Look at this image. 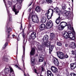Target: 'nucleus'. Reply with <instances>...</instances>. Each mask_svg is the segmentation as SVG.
<instances>
[{"mask_svg": "<svg viewBox=\"0 0 76 76\" xmlns=\"http://www.w3.org/2000/svg\"><path fill=\"white\" fill-rule=\"evenodd\" d=\"M48 36L47 35H45L42 40V47H49V53L51 54V52L54 47V45H50V42H48Z\"/></svg>", "mask_w": 76, "mask_h": 76, "instance_id": "1", "label": "nucleus"}, {"mask_svg": "<svg viewBox=\"0 0 76 76\" xmlns=\"http://www.w3.org/2000/svg\"><path fill=\"white\" fill-rule=\"evenodd\" d=\"M54 12V10L52 9H49L47 13H46L45 15L46 16H47L48 19L49 20L51 18L53 15V12Z\"/></svg>", "mask_w": 76, "mask_h": 76, "instance_id": "2", "label": "nucleus"}, {"mask_svg": "<svg viewBox=\"0 0 76 76\" xmlns=\"http://www.w3.org/2000/svg\"><path fill=\"white\" fill-rule=\"evenodd\" d=\"M64 37L66 39H68L70 38L71 39L74 40L75 39V37L74 36H72V35H69V34L67 32H65L64 34Z\"/></svg>", "mask_w": 76, "mask_h": 76, "instance_id": "3", "label": "nucleus"}, {"mask_svg": "<svg viewBox=\"0 0 76 76\" xmlns=\"http://www.w3.org/2000/svg\"><path fill=\"white\" fill-rule=\"evenodd\" d=\"M31 19L32 21L35 23H38L39 22V19L38 17L37 14L33 15H32Z\"/></svg>", "mask_w": 76, "mask_h": 76, "instance_id": "4", "label": "nucleus"}, {"mask_svg": "<svg viewBox=\"0 0 76 76\" xmlns=\"http://www.w3.org/2000/svg\"><path fill=\"white\" fill-rule=\"evenodd\" d=\"M63 14L67 19L70 18L71 17V14L69 11H64L63 12Z\"/></svg>", "mask_w": 76, "mask_h": 76, "instance_id": "5", "label": "nucleus"}, {"mask_svg": "<svg viewBox=\"0 0 76 76\" xmlns=\"http://www.w3.org/2000/svg\"><path fill=\"white\" fill-rule=\"evenodd\" d=\"M58 57L60 59H64V54L63 53L61 52H58L57 53Z\"/></svg>", "mask_w": 76, "mask_h": 76, "instance_id": "6", "label": "nucleus"}, {"mask_svg": "<svg viewBox=\"0 0 76 76\" xmlns=\"http://www.w3.org/2000/svg\"><path fill=\"white\" fill-rule=\"evenodd\" d=\"M46 25L47 28L48 29H50V28L53 26V23L51 20H50L47 22Z\"/></svg>", "mask_w": 76, "mask_h": 76, "instance_id": "7", "label": "nucleus"}, {"mask_svg": "<svg viewBox=\"0 0 76 76\" xmlns=\"http://www.w3.org/2000/svg\"><path fill=\"white\" fill-rule=\"evenodd\" d=\"M53 63L54 64L55 66H58V64H59V63L58 62V59L56 57L53 58Z\"/></svg>", "mask_w": 76, "mask_h": 76, "instance_id": "8", "label": "nucleus"}, {"mask_svg": "<svg viewBox=\"0 0 76 76\" xmlns=\"http://www.w3.org/2000/svg\"><path fill=\"white\" fill-rule=\"evenodd\" d=\"M44 61V56L41 54H40L39 57V62H43Z\"/></svg>", "mask_w": 76, "mask_h": 76, "instance_id": "9", "label": "nucleus"}, {"mask_svg": "<svg viewBox=\"0 0 76 76\" xmlns=\"http://www.w3.org/2000/svg\"><path fill=\"white\" fill-rule=\"evenodd\" d=\"M60 25L61 26H62L63 28H64L65 26H67V23L62 22L61 23Z\"/></svg>", "mask_w": 76, "mask_h": 76, "instance_id": "10", "label": "nucleus"}, {"mask_svg": "<svg viewBox=\"0 0 76 76\" xmlns=\"http://www.w3.org/2000/svg\"><path fill=\"white\" fill-rule=\"evenodd\" d=\"M31 38L32 39H34L36 38V33L33 32L31 35Z\"/></svg>", "mask_w": 76, "mask_h": 76, "instance_id": "11", "label": "nucleus"}, {"mask_svg": "<svg viewBox=\"0 0 76 76\" xmlns=\"http://www.w3.org/2000/svg\"><path fill=\"white\" fill-rule=\"evenodd\" d=\"M58 15H59V17L57 18L55 21L57 25H58V24L60 22V19H61L60 18V14H58Z\"/></svg>", "mask_w": 76, "mask_h": 76, "instance_id": "12", "label": "nucleus"}, {"mask_svg": "<svg viewBox=\"0 0 76 76\" xmlns=\"http://www.w3.org/2000/svg\"><path fill=\"white\" fill-rule=\"evenodd\" d=\"M70 67L71 69L73 70L76 67V63L73 64H70Z\"/></svg>", "mask_w": 76, "mask_h": 76, "instance_id": "13", "label": "nucleus"}, {"mask_svg": "<svg viewBox=\"0 0 76 76\" xmlns=\"http://www.w3.org/2000/svg\"><path fill=\"white\" fill-rule=\"evenodd\" d=\"M39 28L41 31L44 30V29H45V25L44 24H41L39 26Z\"/></svg>", "mask_w": 76, "mask_h": 76, "instance_id": "14", "label": "nucleus"}, {"mask_svg": "<svg viewBox=\"0 0 76 76\" xmlns=\"http://www.w3.org/2000/svg\"><path fill=\"white\" fill-rule=\"evenodd\" d=\"M35 49L34 48H32L31 49V50L30 52V57H31V56H33V55H34L35 54Z\"/></svg>", "mask_w": 76, "mask_h": 76, "instance_id": "15", "label": "nucleus"}, {"mask_svg": "<svg viewBox=\"0 0 76 76\" xmlns=\"http://www.w3.org/2000/svg\"><path fill=\"white\" fill-rule=\"evenodd\" d=\"M35 10L37 13H39L41 11V8L39 6H37L35 8Z\"/></svg>", "mask_w": 76, "mask_h": 76, "instance_id": "16", "label": "nucleus"}, {"mask_svg": "<svg viewBox=\"0 0 76 76\" xmlns=\"http://www.w3.org/2000/svg\"><path fill=\"white\" fill-rule=\"evenodd\" d=\"M47 76H53V74L51 72V71L48 70L47 72Z\"/></svg>", "mask_w": 76, "mask_h": 76, "instance_id": "17", "label": "nucleus"}, {"mask_svg": "<svg viewBox=\"0 0 76 76\" xmlns=\"http://www.w3.org/2000/svg\"><path fill=\"white\" fill-rule=\"evenodd\" d=\"M54 12L56 13H58L59 12H60L61 13V11H60V10L58 9V8L56 7L54 9Z\"/></svg>", "mask_w": 76, "mask_h": 76, "instance_id": "18", "label": "nucleus"}, {"mask_svg": "<svg viewBox=\"0 0 76 76\" xmlns=\"http://www.w3.org/2000/svg\"><path fill=\"white\" fill-rule=\"evenodd\" d=\"M15 6H13V11L15 12V15H18V13H19V10L17 11V10L15 9Z\"/></svg>", "mask_w": 76, "mask_h": 76, "instance_id": "19", "label": "nucleus"}, {"mask_svg": "<svg viewBox=\"0 0 76 76\" xmlns=\"http://www.w3.org/2000/svg\"><path fill=\"white\" fill-rule=\"evenodd\" d=\"M70 47H71L72 48H76V44L74 42H72L71 44Z\"/></svg>", "mask_w": 76, "mask_h": 76, "instance_id": "20", "label": "nucleus"}, {"mask_svg": "<svg viewBox=\"0 0 76 76\" xmlns=\"http://www.w3.org/2000/svg\"><path fill=\"white\" fill-rule=\"evenodd\" d=\"M2 60L3 61H6V62H7L9 60L8 59V58L7 56H4L2 58Z\"/></svg>", "mask_w": 76, "mask_h": 76, "instance_id": "21", "label": "nucleus"}, {"mask_svg": "<svg viewBox=\"0 0 76 76\" xmlns=\"http://www.w3.org/2000/svg\"><path fill=\"white\" fill-rule=\"evenodd\" d=\"M47 21V18L46 17L42 18L41 20V21L42 23H45Z\"/></svg>", "mask_w": 76, "mask_h": 76, "instance_id": "22", "label": "nucleus"}, {"mask_svg": "<svg viewBox=\"0 0 76 76\" xmlns=\"http://www.w3.org/2000/svg\"><path fill=\"white\" fill-rule=\"evenodd\" d=\"M34 72L35 73H36V74H37L38 76H42L41 75V74H39V72H37V70H36V69H34Z\"/></svg>", "mask_w": 76, "mask_h": 76, "instance_id": "23", "label": "nucleus"}, {"mask_svg": "<svg viewBox=\"0 0 76 76\" xmlns=\"http://www.w3.org/2000/svg\"><path fill=\"white\" fill-rule=\"evenodd\" d=\"M57 45L58 46H61L62 45V43L60 42H57Z\"/></svg>", "mask_w": 76, "mask_h": 76, "instance_id": "24", "label": "nucleus"}, {"mask_svg": "<svg viewBox=\"0 0 76 76\" xmlns=\"http://www.w3.org/2000/svg\"><path fill=\"white\" fill-rule=\"evenodd\" d=\"M21 34L23 35V37L24 39H25V33H24V30H23L22 32L21 33Z\"/></svg>", "mask_w": 76, "mask_h": 76, "instance_id": "25", "label": "nucleus"}, {"mask_svg": "<svg viewBox=\"0 0 76 76\" xmlns=\"http://www.w3.org/2000/svg\"><path fill=\"white\" fill-rule=\"evenodd\" d=\"M11 29L10 27H9L7 28V33H9L11 31Z\"/></svg>", "mask_w": 76, "mask_h": 76, "instance_id": "26", "label": "nucleus"}, {"mask_svg": "<svg viewBox=\"0 0 76 76\" xmlns=\"http://www.w3.org/2000/svg\"><path fill=\"white\" fill-rule=\"evenodd\" d=\"M46 1H47V3L48 4H49V3H50V4H51L52 3H53V1L51 0H45Z\"/></svg>", "mask_w": 76, "mask_h": 76, "instance_id": "27", "label": "nucleus"}, {"mask_svg": "<svg viewBox=\"0 0 76 76\" xmlns=\"http://www.w3.org/2000/svg\"><path fill=\"white\" fill-rule=\"evenodd\" d=\"M55 36V34H54V33H52L50 34V37L51 38H53Z\"/></svg>", "mask_w": 76, "mask_h": 76, "instance_id": "28", "label": "nucleus"}, {"mask_svg": "<svg viewBox=\"0 0 76 76\" xmlns=\"http://www.w3.org/2000/svg\"><path fill=\"white\" fill-rule=\"evenodd\" d=\"M53 73H57L58 72V70H57V68H56L53 70Z\"/></svg>", "mask_w": 76, "mask_h": 76, "instance_id": "29", "label": "nucleus"}, {"mask_svg": "<svg viewBox=\"0 0 76 76\" xmlns=\"http://www.w3.org/2000/svg\"><path fill=\"white\" fill-rule=\"evenodd\" d=\"M68 28L71 31L72 30V27H71V25L70 24L68 25Z\"/></svg>", "mask_w": 76, "mask_h": 76, "instance_id": "30", "label": "nucleus"}, {"mask_svg": "<svg viewBox=\"0 0 76 76\" xmlns=\"http://www.w3.org/2000/svg\"><path fill=\"white\" fill-rule=\"evenodd\" d=\"M56 68V67L54 66H52L51 68V70L52 71V72L54 71V70H55V69Z\"/></svg>", "mask_w": 76, "mask_h": 76, "instance_id": "31", "label": "nucleus"}, {"mask_svg": "<svg viewBox=\"0 0 76 76\" xmlns=\"http://www.w3.org/2000/svg\"><path fill=\"white\" fill-rule=\"evenodd\" d=\"M35 60V58L34 57H32L31 58V61L33 62H34V61Z\"/></svg>", "mask_w": 76, "mask_h": 76, "instance_id": "32", "label": "nucleus"}, {"mask_svg": "<svg viewBox=\"0 0 76 76\" xmlns=\"http://www.w3.org/2000/svg\"><path fill=\"white\" fill-rule=\"evenodd\" d=\"M8 20H9L10 22H12V17H9L8 18Z\"/></svg>", "mask_w": 76, "mask_h": 76, "instance_id": "33", "label": "nucleus"}, {"mask_svg": "<svg viewBox=\"0 0 76 76\" xmlns=\"http://www.w3.org/2000/svg\"><path fill=\"white\" fill-rule=\"evenodd\" d=\"M71 76H76V74L74 73H71L70 74Z\"/></svg>", "mask_w": 76, "mask_h": 76, "instance_id": "34", "label": "nucleus"}, {"mask_svg": "<svg viewBox=\"0 0 76 76\" xmlns=\"http://www.w3.org/2000/svg\"><path fill=\"white\" fill-rule=\"evenodd\" d=\"M64 28H63V27H62V26H61L60 27H59L58 28V29L59 30H63V29Z\"/></svg>", "mask_w": 76, "mask_h": 76, "instance_id": "35", "label": "nucleus"}, {"mask_svg": "<svg viewBox=\"0 0 76 76\" xmlns=\"http://www.w3.org/2000/svg\"><path fill=\"white\" fill-rule=\"evenodd\" d=\"M8 3L9 6H11L12 5V2L9 1H8Z\"/></svg>", "mask_w": 76, "mask_h": 76, "instance_id": "36", "label": "nucleus"}, {"mask_svg": "<svg viewBox=\"0 0 76 76\" xmlns=\"http://www.w3.org/2000/svg\"><path fill=\"white\" fill-rule=\"evenodd\" d=\"M66 7H67L66 6V5H64V6H63L62 7V9L64 10L66 9Z\"/></svg>", "mask_w": 76, "mask_h": 76, "instance_id": "37", "label": "nucleus"}, {"mask_svg": "<svg viewBox=\"0 0 76 76\" xmlns=\"http://www.w3.org/2000/svg\"><path fill=\"white\" fill-rule=\"evenodd\" d=\"M8 45V43H5L4 45V48H5V47H6L7 46V45Z\"/></svg>", "mask_w": 76, "mask_h": 76, "instance_id": "38", "label": "nucleus"}, {"mask_svg": "<svg viewBox=\"0 0 76 76\" xmlns=\"http://www.w3.org/2000/svg\"><path fill=\"white\" fill-rule=\"evenodd\" d=\"M31 64L32 66H34V62L31 61Z\"/></svg>", "mask_w": 76, "mask_h": 76, "instance_id": "39", "label": "nucleus"}, {"mask_svg": "<svg viewBox=\"0 0 76 76\" xmlns=\"http://www.w3.org/2000/svg\"><path fill=\"white\" fill-rule=\"evenodd\" d=\"M64 57H65L66 58H67L69 57V56L67 55H66L65 56H64Z\"/></svg>", "mask_w": 76, "mask_h": 76, "instance_id": "40", "label": "nucleus"}, {"mask_svg": "<svg viewBox=\"0 0 76 76\" xmlns=\"http://www.w3.org/2000/svg\"><path fill=\"white\" fill-rule=\"evenodd\" d=\"M7 13H8V15H9V14H10V12L9 11V10L7 9Z\"/></svg>", "mask_w": 76, "mask_h": 76, "instance_id": "41", "label": "nucleus"}, {"mask_svg": "<svg viewBox=\"0 0 76 76\" xmlns=\"http://www.w3.org/2000/svg\"><path fill=\"white\" fill-rule=\"evenodd\" d=\"M17 7H18V9H20V8H21V7L20 6L18 5L17 6Z\"/></svg>", "mask_w": 76, "mask_h": 76, "instance_id": "42", "label": "nucleus"}, {"mask_svg": "<svg viewBox=\"0 0 76 76\" xmlns=\"http://www.w3.org/2000/svg\"><path fill=\"white\" fill-rule=\"evenodd\" d=\"M25 48H23V54H25Z\"/></svg>", "mask_w": 76, "mask_h": 76, "instance_id": "43", "label": "nucleus"}, {"mask_svg": "<svg viewBox=\"0 0 76 76\" xmlns=\"http://www.w3.org/2000/svg\"><path fill=\"white\" fill-rule=\"evenodd\" d=\"M18 2H19L20 3H21L22 2V0H18Z\"/></svg>", "mask_w": 76, "mask_h": 76, "instance_id": "44", "label": "nucleus"}, {"mask_svg": "<svg viewBox=\"0 0 76 76\" xmlns=\"http://www.w3.org/2000/svg\"><path fill=\"white\" fill-rule=\"evenodd\" d=\"M15 66H16V67H18L19 69H20V68L18 67V65H15Z\"/></svg>", "mask_w": 76, "mask_h": 76, "instance_id": "45", "label": "nucleus"}, {"mask_svg": "<svg viewBox=\"0 0 76 76\" xmlns=\"http://www.w3.org/2000/svg\"><path fill=\"white\" fill-rule=\"evenodd\" d=\"M41 69H42V72H43V71H44V68L42 67Z\"/></svg>", "mask_w": 76, "mask_h": 76, "instance_id": "46", "label": "nucleus"}, {"mask_svg": "<svg viewBox=\"0 0 76 76\" xmlns=\"http://www.w3.org/2000/svg\"><path fill=\"white\" fill-rule=\"evenodd\" d=\"M45 3V0H44L42 2V4H44Z\"/></svg>", "mask_w": 76, "mask_h": 76, "instance_id": "47", "label": "nucleus"}, {"mask_svg": "<svg viewBox=\"0 0 76 76\" xmlns=\"http://www.w3.org/2000/svg\"><path fill=\"white\" fill-rule=\"evenodd\" d=\"M21 26L20 29V30H22V24H21Z\"/></svg>", "mask_w": 76, "mask_h": 76, "instance_id": "48", "label": "nucleus"}, {"mask_svg": "<svg viewBox=\"0 0 76 76\" xmlns=\"http://www.w3.org/2000/svg\"><path fill=\"white\" fill-rule=\"evenodd\" d=\"M57 76H62V75H60V74H58L57 75Z\"/></svg>", "mask_w": 76, "mask_h": 76, "instance_id": "49", "label": "nucleus"}, {"mask_svg": "<svg viewBox=\"0 0 76 76\" xmlns=\"http://www.w3.org/2000/svg\"><path fill=\"white\" fill-rule=\"evenodd\" d=\"M31 4H32V2H31L30 4H29V5L28 6H30L31 5Z\"/></svg>", "mask_w": 76, "mask_h": 76, "instance_id": "50", "label": "nucleus"}, {"mask_svg": "<svg viewBox=\"0 0 76 76\" xmlns=\"http://www.w3.org/2000/svg\"><path fill=\"white\" fill-rule=\"evenodd\" d=\"M65 46L66 47H67V46H68V45L67 44H66Z\"/></svg>", "mask_w": 76, "mask_h": 76, "instance_id": "51", "label": "nucleus"}, {"mask_svg": "<svg viewBox=\"0 0 76 76\" xmlns=\"http://www.w3.org/2000/svg\"><path fill=\"white\" fill-rule=\"evenodd\" d=\"M69 33H70L72 35H73V34H71V31H69Z\"/></svg>", "mask_w": 76, "mask_h": 76, "instance_id": "52", "label": "nucleus"}, {"mask_svg": "<svg viewBox=\"0 0 76 76\" xmlns=\"http://www.w3.org/2000/svg\"><path fill=\"white\" fill-rule=\"evenodd\" d=\"M31 18V15H29L28 19H29Z\"/></svg>", "mask_w": 76, "mask_h": 76, "instance_id": "53", "label": "nucleus"}, {"mask_svg": "<svg viewBox=\"0 0 76 76\" xmlns=\"http://www.w3.org/2000/svg\"><path fill=\"white\" fill-rule=\"evenodd\" d=\"M13 37H15V35H13Z\"/></svg>", "mask_w": 76, "mask_h": 76, "instance_id": "54", "label": "nucleus"}, {"mask_svg": "<svg viewBox=\"0 0 76 76\" xmlns=\"http://www.w3.org/2000/svg\"><path fill=\"white\" fill-rule=\"evenodd\" d=\"M24 76H26V75H25V74H24Z\"/></svg>", "mask_w": 76, "mask_h": 76, "instance_id": "55", "label": "nucleus"}, {"mask_svg": "<svg viewBox=\"0 0 76 76\" xmlns=\"http://www.w3.org/2000/svg\"><path fill=\"white\" fill-rule=\"evenodd\" d=\"M74 34H75V32L74 31Z\"/></svg>", "mask_w": 76, "mask_h": 76, "instance_id": "56", "label": "nucleus"}, {"mask_svg": "<svg viewBox=\"0 0 76 76\" xmlns=\"http://www.w3.org/2000/svg\"><path fill=\"white\" fill-rule=\"evenodd\" d=\"M72 29H73V27H72Z\"/></svg>", "mask_w": 76, "mask_h": 76, "instance_id": "57", "label": "nucleus"}, {"mask_svg": "<svg viewBox=\"0 0 76 76\" xmlns=\"http://www.w3.org/2000/svg\"><path fill=\"white\" fill-rule=\"evenodd\" d=\"M45 64H46L45 63Z\"/></svg>", "mask_w": 76, "mask_h": 76, "instance_id": "58", "label": "nucleus"}, {"mask_svg": "<svg viewBox=\"0 0 76 76\" xmlns=\"http://www.w3.org/2000/svg\"><path fill=\"white\" fill-rule=\"evenodd\" d=\"M8 37H9V36H10V35H8Z\"/></svg>", "mask_w": 76, "mask_h": 76, "instance_id": "59", "label": "nucleus"}, {"mask_svg": "<svg viewBox=\"0 0 76 76\" xmlns=\"http://www.w3.org/2000/svg\"><path fill=\"white\" fill-rule=\"evenodd\" d=\"M28 76H29V75L28 74H27Z\"/></svg>", "mask_w": 76, "mask_h": 76, "instance_id": "60", "label": "nucleus"}, {"mask_svg": "<svg viewBox=\"0 0 76 76\" xmlns=\"http://www.w3.org/2000/svg\"><path fill=\"white\" fill-rule=\"evenodd\" d=\"M72 2H73V0H72Z\"/></svg>", "mask_w": 76, "mask_h": 76, "instance_id": "61", "label": "nucleus"}, {"mask_svg": "<svg viewBox=\"0 0 76 76\" xmlns=\"http://www.w3.org/2000/svg\"><path fill=\"white\" fill-rule=\"evenodd\" d=\"M17 54H18V51H17Z\"/></svg>", "mask_w": 76, "mask_h": 76, "instance_id": "62", "label": "nucleus"}, {"mask_svg": "<svg viewBox=\"0 0 76 76\" xmlns=\"http://www.w3.org/2000/svg\"><path fill=\"white\" fill-rule=\"evenodd\" d=\"M73 31H74V30H73Z\"/></svg>", "mask_w": 76, "mask_h": 76, "instance_id": "63", "label": "nucleus"}, {"mask_svg": "<svg viewBox=\"0 0 76 76\" xmlns=\"http://www.w3.org/2000/svg\"><path fill=\"white\" fill-rule=\"evenodd\" d=\"M17 48H18V47H17ZM17 50H18V48H17Z\"/></svg>", "mask_w": 76, "mask_h": 76, "instance_id": "64", "label": "nucleus"}]
</instances>
